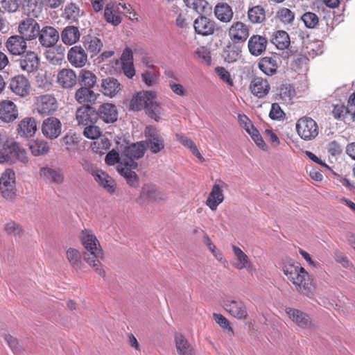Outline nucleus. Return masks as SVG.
I'll return each mask as SVG.
<instances>
[{"label":"nucleus","mask_w":355,"mask_h":355,"mask_svg":"<svg viewBox=\"0 0 355 355\" xmlns=\"http://www.w3.org/2000/svg\"><path fill=\"white\" fill-rule=\"evenodd\" d=\"M146 146L141 142L132 144L126 146L122 153L121 162L116 166L117 171L125 179L127 183L131 187L138 185V178L132 169L137 168L135 159L143 157Z\"/></svg>","instance_id":"nucleus-1"},{"label":"nucleus","mask_w":355,"mask_h":355,"mask_svg":"<svg viewBox=\"0 0 355 355\" xmlns=\"http://www.w3.org/2000/svg\"><path fill=\"white\" fill-rule=\"evenodd\" d=\"M283 271L298 292L310 298L314 295L315 286L313 279L300 263L288 262L284 264Z\"/></svg>","instance_id":"nucleus-2"},{"label":"nucleus","mask_w":355,"mask_h":355,"mask_svg":"<svg viewBox=\"0 0 355 355\" xmlns=\"http://www.w3.org/2000/svg\"><path fill=\"white\" fill-rule=\"evenodd\" d=\"M156 95L153 92H140L134 96L130 101V107L134 110L145 108L148 115L158 121L159 107L156 101Z\"/></svg>","instance_id":"nucleus-3"},{"label":"nucleus","mask_w":355,"mask_h":355,"mask_svg":"<svg viewBox=\"0 0 355 355\" xmlns=\"http://www.w3.org/2000/svg\"><path fill=\"white\" fill-rule=\"evenodd\" d=\"M295 129L299 137L306 141L315 139L319 134L317 122L309 116L300 118L296 123Z\"/></svg>","instance_id":"nucleus-4"},{"label":"nucleus","mask_w":355,"mask_h":355,"mask_svg":"<svg viewBox=\"0 0 355 355\" xmlns=\"http://www.w3.org/2000/svg\"><path fill=\"white\" fill-rule=\"evenodd\" d=\"M144 135L146 146L153 153L157 154L164 148V137L155 128L151 125L146 127Z\"/></svg>","instance_id":"nucleus-5"},{"label":"nucleus","mask_w":355,"mask_h":355,"mask_svg":"<svg viewBox=\"0 0 355 355\" xmlns=\"http://www.w3.org/2000/svg\"><path fill=\"white\" fill-rule=\"evenodd\" d=\"M0 191L6 199H12L16 193L15 173L12 169H6L0 178Z\"/></svg>","instance_id":"nucleus-6"},{"label":"nucleus","mask_w":355,"mask_h":355,"mask_svg":"<svg viewBox=\"0 0 355 355\" xmlns=\"http://www.w3.org/2000/svg\"><path fill=\"white\" fill-rule=\"evenodd\" d=\"M58 101L53 94H43L36 97L35 107L41 115H50L58 109Z\"/></svg>","instance_id":"nucleus-7"},{"label":"nucleus","mask_w":355,"mask_h":355,"mask_svg":"<svg viewBox=\"0 0 355 355\" xmlns=\"http://www.w3.org/2000/svg\"><path fill=\"white\" fill-rule=\"evenodd\" d=\"M285 311L288 318L299 327L310 331L315 329L314 323L306 313L291 307H286Z\"/></svg>","instance_id":"nucleus-8"},{"label":"nucleus","mask_w":355,"mask_h":355,"mask_svg":"<svg viewBox=\"0 0 355 355\" xmlns=\"http://www.w3.org/2000/svg\"><path fill=\"white\" fill-rule=\"evenodd\" d=\"M62 123L54 116H49L42 121L41 130L42 135L49 139H57L62 133Z\"/></svg>","instance_id":"nucleus-9"},{"label":"nucleus","mask_w":355,"mask_h":355,"mask_svg":"<svg viewBox=\"0 0 355 355\" xmlns=\"http://www.w3.org/2000/svg\"><path fill=\"white\" fill-rule=\"evenodd\" d=\"M224 309L233 317L239 319H245L248 311L245 304L241 300H234L227 297L223 300Z\"/></svg>","instance_id":"nucleus-10"},{"label":"nucleus","mask_w":355,"mask_h":355,"mask_svg":"<svg viewBox=\"0 0 355 355\" xmlns=\"http://www.w3.org/2000/svg\"><path fill=\"white\" fill-rule=\"evenodd\" d=\"M84 260L91 266L94 271L100 276L104 277L105 272L102 268L101 260L103 258V252L101 248L86 250L83 254Z\"/></svg>","instance_id":"nucleus-11"},{"label":"nucleus","mask_w":355,"mask_h":355,"mask_svg":"<svg viewBox=\"0 0 355 355\" xmlns=\"http://www.w3.org/2000/svg\"><path fill=\"white\" fill-rule=\"evenodd\" d=\"M40 44L44 48L54 46L60 39L59 31L51 26H45L40 29L38 35Z\"/></svg>","instance_id":"nucleus-12"},{"label":"nucleus","mask_w":355,"mask_h":355,"mask_svg":"<svg viewBox=\"0 0 355 355\" xmlns=\"http://www.w3.org/2000/svg\"><path fill=\"white\" fill-rule=\"evenodd\" d=\"M76 119L78 125L85 126L89 124H95L98 119V115L94 107L85 105L76 110Z\"/></svg>","instance_id":"nucleus-13"},{"label":"nucleus","mask_w":355,"mask_h":355,"mask_svg":"<svg viewBox=\"0 0 355 355\" xmlns=\"http://www.w3.org/2000/svg\"><path fill=\"white\" fill-rule=\"evenodd\" d=\"M39 31V24L31 18L23 20L18 26L19 35L23 37L26 41H31L37 38Z\"/></svg>","instance_id":"nucleus-14"},{"label":"nucleus","mask_w":355,"mask_h":355,"mask_svg":"<svg viewBox=\"0 0 355 355\" xmlns=\"http://www.w3.org/2000/svg\"><path fill=\"white\" fill-rule=\"evenodd\" d=\"M250 26L241 21L233 23L229 28L228 35L234 43H243L250 35Z\"/></svg>","instance_id":"nucleus-15"},{"label":"nucleus","mask_w":355,"mask_h":355,"mask_svg":"<svg viewBox=\"0 0 355 355\" xmlns=\"http://www.w3.org/2000/svg\"><path fill=\"white\" fill-rule=\"evenodd\" d=\"M227 187V184L217 180L214 184L211 191L206 200V205L213 211L216 210L218 206L223 201V189Z\"/></svg>","instance_id":"nucleus-16"},{"label":"nucleus","mask_w":355,"mask_h":355,"mask_svg":"<svg viewBox=\"0 0 355 355\" xmlns=\"http://www.w3.org/2000/svg\"><path fill=\"white\" fill-rule=\"evenodd\" d=\"M20 56L19 62L22 71L29 73L35 72L38 69L40 58L35 51H27Z\"/></svg>","instance_id":"nucleus-17"},{"label":"nucleus","mask_w":355,"mask_h":355,"mask_svg":"<svg viewBox=\"0 0 355 355\" xmlns=\"http://www.w3.org/2000/svg\"><path fill=\"white\" fill-rule=\"evenodd\" d=\"M249 89L254 96L258 98H263L268 94L270 85L266 78L254 76L250 81Z\"/></svg>","instance_id":"nucleus-18"},{"label":"nucleus","mask_w":355,"mask_h":355,"mask_svg":"<svg viewBox=\"0 0 355 355\" xmlns=\"http://www.w3.org/2000/svg\"><path fill=\"white\" fill-rule=\"evenodd\" d=\"M6 47L12 55H21L27 51L26 40L20 35H15L9 37L6 42Z\"/></svg>","instance_id":"nucleus-19"},{"label":"nucleus","mask_w":355,"mask_h":355,"mask_svg":"<svg viewBox=\"0 0 355 355\" xmlns=\"http://www.w3.org/2000/svg\"><path fill=\"white\" fill-rule=\"evenodd\" d=\"M9 87L13 93L21 97L27 96L31 89L28 80L22 75L11 78Z\"/></svg>","instance_id":"nucleus-20"},{"label":"nucleus","mask_w":355,"mask_h":355,"mask_svg":"<svg viewBox=\"0 0 355 355\" xmlns=\"http://www.w3.org/2000/svg\"><path fill=\"white\" fill-rule=\"evenodd\" d=\"M70 64L75 67H83L87 61V55L80 46L71 47L67 53Z\"/></svg>","instance_id":"nucleus-21"},{"label":"nucleus","mask_w":355,"mask_h":355,"mask_svg":"<svg viewBox=\"0 0 355 355\" xmlns=\"http://www.w3.org/2000/svg\"><path fill=\"white\" fill-rule=\"evenodd\" d=\"M268 44L267 39L259 35H253L248 42V47L250 53L254 56L261 55L266 50Z\"/></svg>","instance_id":"nucleus-22"},{"label":"nucleus","mask_w":355,"mask_h":355,"mask_svg":"<svg viewBox=\"0 0 355 355\" xmlns=\"http://www.w3.org/2000/svg\"><path fill=\"white\" fill-rule=\"evenodd\" d=\"M18 117L16 105L10 101L0 103V119L6 123H10Z\"/></svg>","instance_id":"nucleus-23"},{"label":"nucleus","mask_w":355,"mask_h":355,"mask_svg":"<svg viewBox=\"0 0 355 355\" xmlns=\"http://www.w3.org/2000/svg\"><path fill=\"white\" fill-rule=\"evenodd\" d=\"M57 82L64 89H71L77 83V76L71 69H62L57 74Z\"/></svg>","instance_id":"nucleus-24"},{"label":"nucleus","mask_w":355,"mask_h":355,"mask_svg":"<svg viewBox=\"0 0 355 355\" xmlns=\"http://www.w3.org/2000/svg\"><path fill=\"white\" fill-rule=\"evenodd\" d=\"M195 31L202 35H212L215 31V22L206 17H199L193 23Z\"/></svg>","instance_id":"nucleus-25"},{"label":"nucleus","mask_w":355,"mask_h":355,"mask_svg":"<svg viewBox=\"0 0 355 355\" xmlns=\"http://www.w3.org/2000/svg\"><path fill=\"white\" fill-rule=\"evenodd\" d=\"M80 241L86 250H92L96 248H101L98 240L92 230L89 229H83L79 235Z\"/></svg>","instance_id":"nucleus-26"},{"label":"nucleus","mask_w":355,"mask_h":355,"mask_svg":"<svg viewBox=\"0 0 355 355\" xmlns=\"http://www.w3.org/2000/svg\"><path fill=\"white\" fill-rule=\"evenodd\" d=\"M60 37L64 44L71 46L80 40V33L77 26H67L62 31Z\"/></svg>","instance_id":"nucleus-27"},{"label":"nucleus","mask_w":355,"mask_h":355,"mask_svg":"<svg viewBox=\"0 0 355 355\" xmlns=\"http://www.w3.org/2000/svg\"><path fill=\"white\" fill-rule=\"evenodd\" d=\"M40 175L45 180L50 182L61 184L64 180V176L61 169H54L50 167H42Z\"/></svg>","instance_id":"nucleus-28"},{"label":"nucleus","mask_w":355,"mask_h":355,"mask_svg":"<svg viewBox=\"0 0 355 355\" xmlns=\"http://www.w3.org/2000/svg\"><path fill=\"white\" fill-rule=\"evenodd\" d=\"M37 130V122L33 117H26L22 119L17 128L19 135L25 137H30L35 135Z\"/></svg>","instance_id":"nucleus-29"},{"label":"nucleus","mask_w":355,"mask_h":355,"mask_svg":"<svg viewBox=\"0 0 355 355\" xmlns=\"http://www.w3.org/2000/svg\"><path fill=\"white\" fill-rule=\"evenodd\" d=\"M98 119L106 123H113L117 119V111L115 105L111 103H104L96 110Z\"/></svg>","instance_id":"nucleus-30"},{"label":"nucleus","mask_w":355,"mask_h":355,"mask_svg":"<svg viewBox=\"0 0 355 355\" xmlns=\"http://www.w3.org/2000/svg\"><path fill=\"white\" fill-rule=\"evenodd\" d=\"M98 94L94 92L92 88L81 87L75 92L74 98L80 104L94 103Z\"/></svg>","instance_id":"nucleus-31"},{"label":"nucleus","mask_w":355,"mask_h":355,"mask_svg":"<svg viewBox=\"0 0 355 355\" xmlns=\"http://www.w3.org/2000/svg\"><path fill=\"white\" fill-rule=\"evenodd\" d=\"M83 46L92 58L100 53L103 44L98 37L94 35H87L84 37Z\"/></svg>","instance_id":"nucleus-32"},{"label":"nucleus","mask_w":355,"mask_h":355,"mask_svg":"<svg viewBox=\"0 0 355 355\" xmlns=\"http://www.w3.org/2000/svg\"><path fill=\"white\" fill-rule=\"evenodd\" d=\"M48 49L44 53L46 59L52 64H60L64 59V48L62 46L55 45Z\"/></svg>","instance_id":"nucleus-33"},{"label":"nucleus","mask_w":355,"mask_h":355,"mask_svg":"<svg viewBox=\"0 0 355 355\" xmlns=\"http://www.w3.org/2000/svg\"><path fill=\"white\" fill-rule=\"evenodd\" d=\"M332 114L335 119L349 123L354 121L353 112L349 107L344 104H336L334 106Z\"/></svg>","instance_id":"nucleus-34"},{"label":"nucleus","mask_w":355,"mask_h":355,"mask_svg":"<svg viewBox=\"0 0 355 355\" xmlns=\"http://www.w3.org/2000/svg\"><path fill=\"white\" fill-rule=\"evenodd\" d=\"M102 92L104 95L113 97L121 89V84L114 78H107L101 83Z\"/></svg>","instance_id":"nucleus-35"},{"label":"nucleus","mask_w":355,"mask_h":355,"mask_svg":"<svg viewBox=\"0 0 355 355\" xmlns=\"http://www.w3.org/2000/svg\"><path fill=\"white\" fill-rule=\"evenodd\" d=\"M232 250L235 257V262L232 263L233 266L239 270L246 268L249 270L250 261L248 256L238 246L233 245Z\"/></svg>","instance_id":"nucleus-36"},{"label":"nucleus","mask_w":355,"mask_h":355,"mask_svg":"<svg viewBox=\"0 0 355 355\" xmlns=\"http://www.w3.org/2000/svg\"><path fill=\"white\" fill-rule=\"evenodd\" d=\"M94 176L96 182L103 187L109 193L112 194L115 191L116 183L114 179L108 174L100 170Z\"/></svg>","instance_id":"nucleus-37"},{"label":"nucleus","mask_w":355,"mask_h":355,"mask_svg":"<svg viewBox=\"0 0 355 355\" xmlns=\"http://www.w3.org/2000/svg\"><path fill=\"white\" fill-rule=\"evenodd\" d=\"M216 17L222 22H230L233 17L232 8L226 3H218L214 8Z\"/></svg>","instance_id":"nucleus-38"},{"label":"nucleus","mask_w":355,"mask_h":355,"mask_svg":"<svg viewBox=\"0 0 355 355\" xmlns=\"http://www.w3.org/2000/svg\"><path fill=\"white\" fill-rule=\"evenodd\" d=\"M259 69L267 76H272L276 73L278 64L275 58L264 57L258 64Z\"/></svg>","instance_id":"nucleus-39"},{"label":"nucleus","mask_w":355,"mask_h":355,"mask_svg":"<svg viewBox=\"0 0 355 355\" xmlns=\"http://www.w3.org/2000/svg\"><path fill=\"white\" fill-rule=\"evenodd\" d=\"M66 258L70 266L76 271H80L84 266L81 254L77 249L69 248L66 252Z\"/></svg>","instance_id":"nucleus-40"},{"label":"nucleus","mask_w":355,"mask_h":355,"mask_svg":"<svg viewBox=\"0 0 355 355\" xmlns=\"http://www.w3.org/2000/svg\"><path fill=\"white\" fill-rule=\"evenodd\" d=\"M175 342L178 355H193L192 347L181 334H175Z\"/></svg>","instance_id":"nucleus-41"},{"label":"nucleus","mask_w":355,"mask_h":355,"mask_svg":"<svg viewBox=\"0 0 355 355\" xmlns=\"http://www.w3.org/2000/svg\"><path fill=\"white\" fill-rule=\"evenodd\" d=\"M142 195L148 200L155 202H165L168 199L166 193L159 191L154 187L143 188Z\"/></svg>","instance_id":"nucleus-42"},{"label":"nucleus","mask_w":355,"mask_h":355,"mask_svg":"<svg viewBox=\"0 0 355 355\" xmlns=\"http://www.w3.org/2000/svg\"><path fill=\"white\" fill-rule=\"evenodd\" d=\"M249 20L253 24H260L266 19L265 10L261 6H256L248 11Z\"/></svg>","instance_id":"nucleus-43"},{"label":"nucleus","mask_w":355,"mask_h":355,"mask_svg":"<svg viewBox=\"0 0 355 355\" xmlns=\"http://www.w3.org/2000/svg\"><path fill=\"white\" fill-rule=\"evenodd\" d=\"M176 138L178 141H180L184 146L189 148L193 155L197 157L200 162L204 161V157L202 156L199 150H198L196 144L194 142L190 139L189 138L187 137L186 136L182 135V134H177Z\"/></svg>","instance_id":"nucleus-44"},{"label":"nucleus","mask_w":355,"mask_h":355,"mask_svg":"<svg viewBox=\"0 0 355 355\" xmlns=\"http://www.w3.org/2000/svg\"><path fill=\"white\" fill-rule=\"evenodd\" d=\"M11 161L13 158H16L23 164H26L28 162L26 151L20 145L13 140V144L11 145Z\"/></svg>","instance_id":"nucleus-45"},{"label":"nucleus","mask_w":355,"mask_h":355,"mask_svg":"<svg viewBox=\"0 0 355 355\" xmlns=\"http://www.w3.org/2000/svg\"><path fill=\"white\" fill-rule=\"evenodd\" d=\"M104 17L107 22L114 26L119 24L121 21V18L118 12V9L114 6H107L105 8Z\"/></svg>","instance_id":"nucleus-46"},{"label":"nucleus","mask_w":355,"mask_h":355,"mask_svg":"<svg viewBox=\"0 0 355 355\" xmlns=\"http://www.w3.org/2000/svg\"><path fill=\"white\" fill-rule=\"evenodd\" d=\"M82 13L80 8L73 3L68 4L64 8L65 18L72 22L77 21Z\"/></svg>","instance_id":"nucleus-47"},{"label":"nucleus","mask_w":355,"mask_h":355,"mask_svg":"<svg viewBox=\"0 0 355 355\" xmlns=\"http://www.w3.org/2000/svg\"><path fill=\"white\" fill-rule=\"evenodd\" d=\"M273 43L279 49H286L290 44V37L288 34L284 31H277L273 38Z\"/></svg>","instance_id":"nucleus-48"},{"label":"nucleus","mask_w":355,"mask_h":355,"mask_svg":"<svg viewBox=\"0 0 355 355\" xmlns=\"http://www.w3.org/2000/svg\"><path fill=\"white\" fill-rule=\"evenodd\" d=\"M79 78L84 87L92 88L96 83V76L92 71L88 70H82Z\"/></svg>","instance_id":"nucleus-49"},{"label":"nucleus","mask_w":355,"mask_h":355,"mask_svg":"<svg viewBox=\"0 0 355 355\" xmlns=\"http://www.w3.org/2000/svg\"><path fill=\"white\" fill-rule=\"evenodd\" d=\"M12 139H7L3 143L1 148H0V163L11 162L10 148H12Z\"/></svg>","instance_id":"nucleus-50"},{"label":"nucleus","mask_w":355,"mask_h":355,"mask_svg":"<svg viewBox=\"0 0 355 355\" xmlns=\"http://www.w3.org/2000/svg\"><path fill=\"white\" fill-rule=\"evenodd\" d=\"M203 242L218 261L224 264L227 263V261L223 257V253L216 248V246L212 243L211 240L207 234L203 237Z\"/></svg>","instance_id":"nucleus-51"},{"label":"nucleus","mask_w":355,"mask_h":355,"mask_svg":"<svg viewBox=\"0 0 355 355\" xmlns=\"http://www.w3.org/2000/svg\"><path fill=\"white\" fill-rule=\"evenodd\" d=\"M31 153L35 156L46 154L49 151V146L45 141H37L30 146Z\"/></svg>","instance_id":"nucleus-52"},{"label":"nucleus","mask_w":355,"mask_h":355,"mask_svg":"<svg viewBox=\"0 0 355 355\" xmlns=\"http://www.w3.org/2000/svg\"><path fill=\"white\" fill-rule=\"evenodd\" d=\"M188 8L193 9L198 13L204 12L208 3L205 0H184Z\"/></svg>","instance_id":"nucleus-53"},{"label":"nucleus","mask_w":355,"mask_h":355,"mask_svg":"<svg viewBox=\"0 0 355 355\" xmlns=\"http://www.w3.org/2000/svg\"><path fill=\"white\" fill-rule=\"evenodd\" d=\"M277 18L284 24L291 23L295 18V14L287 8H282L277 12Z\"/></svg>","instance_id":"nucleus-54"},{"label":"nucleus","mask_w":355,"mask_h":355,"mask_svg":"<svg viewBox=\"0 0 355 355\" xmlns=\"http://www.w3.org/2000/svg\"><path fill=\"white\" fill-rule=\"evenodd\" d=\"M83 131V135L89 139H96L101 135V131L98 126L94 124L86 125Z\"/></svg>","instance_id":"nucleus-55"},{"label":"nucleus","mask_w":355,"mask_h":355,"mask_svg":"<svg viewBox=\"0 0 355 355\" xmlns=\"http://www.w3.org/2000/svg\"><path fill=\"white\" fill-rule=\"evenodd\" d=\"M4 230L8 234L15 237H21L24 232L21 227L12 221L6 224Z\"/></svg>","instance_id":"nucleus-56"},{"label":"nucleus","mask_w":355,"mask_h":355,"mask_svg":"<svg viewBox=\"0 0 355 355\" xmlns=\"http://www.w3.org/2000/svg\"><path fill=\"white\" fill-rule=\"evenodd\" d=\"M213 317L216 322L224 330H226L228 334L232 335L234 334L233 329L231 327L227 319L222 314L216 313L213 314Z\"/></svg>","instance_id":"nucleus-57"},{"label":"nucleus","mask_w":355,"mask_h":355,"mask_svg":"<svg viewBox=\"0 0 355 355\" xmlns=\"http://www.w3.org/2000/svg\"><path fill=\"white\" fill-rule=\"evenodd\" d=\"M302 20L309 28H313L318 24V17L313 12H308L302 16Z\"/></svg>","instance_id":"nucleus-58"},{"label":"nucleus","mask_w":355,"mask_h":355,"mask_svg":"<svg viewBox=\"0 0 355 355\" xmlns=\"http://www.w3.org/2000/svg\"><path fill=\"white\" fill-rule=\"evenodd\" d=\"M247 132L251 136L253 141L259 148L261 149H266V144L259 131L254 128V126H251L249 131H247Z\"/></svg>","instance_id":"nucleus-59"},{"label":"nucleus","mask_w":355,"mask_h":355,"mask_svg":"<svg viewBox=\"0 0 355 355\" xmlns=\"http://www.w3.org/2000/svg\"><path fill=\"white\" fill-rule=\"evenodd\" d=\"M2 8L8 12H15L18 10L21 0H2Z\"/></svg>","instance_id":"nucleus-60"},{"label":"nucleus","mask_w":355,"mask_h":355,"mask_svg":"<svg viewBox=\"0 0 355 355\" xmlns=\"http://www.w3.org/2000/svg\"><path fill=\"white\" fill-rule=\"evenodd\" d=\"M79 163L81 165V166L83 167V168L85 171L92 174L94 178L96 175V174L98 173L97 172H98L100 171L99 169H98L96 168V166L94 164H92L91 162H89L86 158H82L80 160Z\"/></svg>","instance_id":"nucleus-61"},{"label":"nucleus","mask_w":355,"mask_h":355,"mask_svg":"<svg viewBox=\"0 0 355 355\" xmlns=\"http://www.w3.org/2000/svg\"><path fill=\"white\" fill-rule=\"evenodd\" d=\"M284 112L277 103H272L269 116L272 120H279L284 118Z\"/></svg>","instance_id":"nucleus-62"},{"label":"nucleus","mask_w":355,"mask_h":355,"mask_svg":"<svg viewBox=\"0 0 355 355\" xmlns=\"http://www.w3.org/2000/svg\"><path fill=\"white\" fill-rule=\"evenodd\" d=\"M241 57V53L238 50L229 48L224 53L225 60L228 63H233L238 60Z\"/></svg>","instance_id":"nucleus-63"},{"label":"nucleus","mask_w":355,"mask_h":355,"mask_svg":"<svg viewBox=\"0 0 355 355\" xmlns=\"http://www.w3.org/2000/svg\"><path fill=\"white\" fill-rule=\"evenodd\" d=\"M121 158L122 154L119 155V154L113 149L106 155L105 162L108 165H114L116 163L118 164L117 165H119L120 162H121Z\"/></svg>","instance_id":"nucleus-64"}]
</instances>
